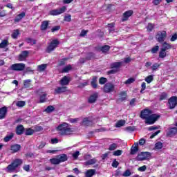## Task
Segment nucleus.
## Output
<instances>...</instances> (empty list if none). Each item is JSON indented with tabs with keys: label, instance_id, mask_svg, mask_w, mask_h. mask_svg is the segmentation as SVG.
Segmentation results:
<instances>
[{
	"label": "nucleus",
	"instance_id": "nucleus-1",
	"mask_svg": "<svg viewBox=\"0 0 177 177\" xmlns=\"http://www.w3.org/2000/svg\"><path fill=\"white\" fill-rule=\"evenodd\" d=\"M55 129L60 136H68L73 135V132H74L73 128L70 127L66 122L59 124Z\"/></svg>",
	"mask_w": 177,
	"mask_h": 177
},
{
	"label": "nucleus",
	"instance_id": "nucleus-2",
	"mask_svg": "<svg viewBox=\"0 0 177 177\" xmlns=\"http://www.w3.org/2000/svg\"><path fill=\"white\" fill-rule=\"evenodd\" d=\"M59 45H60V41L57 39L52 40L50 43L48 44V46L46 49V52L47 53H52V52H53Z\"/></svg>",
	"mask_w": 177,
	"mask_h": 177
},
{
	"label": "nucleus",
	"instance_id": "nucleus-3",
	"mask_svg": "<svg viewBox=\"0 0 177 177\" xmlns=\"http://www.w3.org/2000/svg\"><path fill=\"white\" fill-rule=\"evenodd\" d=\"M161 118V115L153 113L151 114L146 120L145 124L147 125H153V124H156V122L158 120V119Z\"/></svg>",
	"mask_w": 177,
	"mask_h": 177
},
{
	"label": "nucleus",
	"instance_id": "nucleus-4",
	"mask_svg": "<svg viewBox=\"0 0 177 177\" xmlns=\"http://www.w3.org/2000/svg\"><path fill=\"white\" fill-rule=\"evenodd\" d=\"M21 164H23V160L17 158L14 160L13 162L7 167V169L11 171H15L16 170V168H18V167H20Z\"/></svg>",
	"mask_w": 177,
	"mask_h": 177
},
{
	"label": "nucleus",
	"instance_id": "nucleus-5",
	"mask_svg": "<svg viewBox=\"0 0 177 177\" xmlns=\"http://www.w3.org/2000/svg\"><path fill=\"white\" fill-rule=\"evenodd\" d=\"M151 157V153L150 152H141L136 157L137 161H145L149 160Z\"/></svg>",
	"mask_w": 177,
	"mask_h": 177
},
{
	"label": "nucleus",
	"instance_id": "nucleus-6",
	"mask_svg": "<svg viewBox=\"0 0 177 177\" xmlns=\"http://www.w3.org/2000/svg\"><path fill=\"white\" fill-rule=\"evenodd\" d=\"M26 68V64L23 63L13 64L10 66V70L12 71H24Z\"/></svg>",
	"mask_w": 177,
	"mask_h": 177
},
{
	"label": "nucleus",
	"instance_id": "nucleus-7",
	"mask_svg": "<svg viewBox=\"0 0 177 177\" xmlns=\"http://www.w3.org/2000/svg\"><path fill=\"white\" fill-rule=\"evenodd\" d=\"M67 8L66 6H62L59 9H55L50 11V16H59V15H62V13H64L66 10Z\"/></svg>",
	"mask_w": 177,
	"mask_h": 177
},
{
	"label": "nucleus",
	"instance_id": "nucleus-8",
	"mask_svg": "<svg viewBox=\"0 0 177 177\" xmlns=\"http://www.w3.org/2000/svg\"><path fill=\"white\" fill-rule=\"evenodd\" d=\"M156 38L158 42H164V41H165V38H167V32L165 30L158 32L156 35Z\"/></svg>",
	"mask_w": 177,
	"mask_h": 177
},
{
	"label": "nucleus",
	"instance_id": "nucleus-9",
	"mask_svg": "<svg viewBox=\"0 0 177 177\" xmlns=\"http://www.w3.org/2000/svg\"><path fill=\"white\" fill-rule=\"evenodd\" d=\"M169 109L172 110L176 107L177 105V97L172 96L168 100Z\"/></svg>",
	"mask_w": 177,
	"mask_h": 177
},
{
	"label": "nucleus",
	"instance_id": "nucleus-10",
	"mask_svg": "<svg viewBox=\"0 0 177 177\" xmlns=\"http://www.w3.org/2000/svg\"><path fill=\"white\" fill-rule=\"evenodd\" d=\"M114 84L106 83L104 86L103 92H104V93H111V92H114Z\"/></svg>",
	"mask_w": 177,
	"mask_h": 177
},
{
	"label": "nucleus",
	"instance_id": "nucleus-11",
	"mask_svg": "<svg viewBox=\"0 0 177 177\" xmlns=\"http://www.w3.org/2000/svg\"><path fill=\"white\" fill-rule=\"evenodd\" d=\"M110 46L104 45V46H97L95 47V50L97 52H102V53H107L109 50H110Z\"/></svg>",
	"mask_w": 177,
	"mask_h": 177
},
{
	"label": "nucleus",
	"instance_id": "nucleus-12",
	"mask_svg": "<svg viewBox=\"0 0 177 177\" xmlns=\"http://www.w3.org/2000/svg\"><path fill=\"white\" fill-rule=\"evenodd\" d=\"M127 97H128V93L125 91H121L119 93V98L117 100V103L125 102V100H127Z\"/></svg>",
	"mask_w": 177,
	"mask_h": 177
},
{
	"label": "nucleus",
	"instance_id": "nucleus-13",
	"mask_svg": "<svg viewBox=\"0 0 177 177\" xmlns=\"http://www.w3.org/2000/svg\"><path fill=\"white\" fill-rule=\"evenodd\" d=\"M67 91H68L67 86H59L55 89L54 95H60L62 93H66Z\"/></svg>",
	"mask_w": 177,
	"mask_h": 177
},
{
	"label": "nucleus",
	"instance_id": "nucleus-14",
	"mask_svg": "<svg viewBox=\"0 0 177 177\" xmlns=\"http://www.w3.org/2000/svg\"><path fill=\"white\" fill-rule=\"evenodd\" d=\"M151 114H153V111L150 109H144L141 111L140 117L142 120H146Z\"/></svg>",
	"mask_w": 177,
	"mask_h": 177
},
{
	"label": "nucleus",
	"instance_id": "nucleus-15",
	"mask_svg": "<svg viewBox=\"0 0 177 177\" xmlns=\"http://www.w3.org/2000/svg\"><path fill=\"white\" fill-rule=\"evenodd\" d=\"M29 54L30 52H28V50L22 51L18 56V60H19V62H24V60H26L27 57H28Z\"/></svg>",
	"mask_w": 177,
	"mask_h": 177
},
{
	"label": "nucleus",
	"instance_id": "nucleus-16",
	"mask_svg": "<svg viewBox=\"0 0 177 177\" xmlns=\"http://www.w3.org/2000/svg\"><path fill=\"white\" fill-rule=\"evenodd\" d=\"M132 15H133V10H132L124 12L122 18V21H128Z\"/></svg>",
	"mask_w": 177,
	"mask_h": 177
},
{
	"label": "nucleus",
	"instance_id": "nucleus-17",
	"mask_svg": "<svg viewBox=\"0 0 177 177\" xmlns=\"http://www.w3.org/2000/svg\"><path fill=\"white\" fill-rule=\"evenodd\" d=\"M71 80L67 76H64L59 81V84L62 86H66L70 84Z\"/></svg>",
	"mask_w": 177,
	"mask_h": 177
},
{
	"label": "nucleus",
	"instance_id": "nucleus-18",
	"mask_svg": "<svg viewBox=\"0 0 177 177\" xmlns=\"http://www.w3.org/2000/svg\"><path fill=\"white\" fill-rule=\"evenodd\" d=\"M97 97H99V93H95L93 95H90V97L88 99V103H90V104H92L93 103L96 102V100H97Z\"/></svg>",
	"mask_w": 177,
	"mask_h": 177
},
{
	"label": "nucleus",
	"instance_id": "nucleus-19",
	"mask_svg": "<svg viewBox=\"0 0 177 177\" xmlns=\"http://www.w3.org/2000/svg\"><path fill=\"white\" fill-rule=\"evenodd\" d=\"M6 114H8V107L3 106L0 108V120L6 118Z\"/></svg>",
	"mask_w": 177,
	"mask_h": 177
},
{
	"label": "nucleus",
	"instance_id": "nucleus-20",
	"mask_svg": "<svg viewBox=\"0 0 177 177\" xmlns=\"http://www.w3.org/2000/svg\"><path fill=\"white\" fill-rule=\"evenodd\" d=\"M121 66H122V62H113L110 64V68L113 70H118V72L120 71V68H121Z\"/></svg>",
	"mask_w": 177,
	"mask_h": 177
},
{
	"label": "nucleus",
	"instance_id": "nucleus-21",
	"mask_svg": "<svg viewBox=\"0 0 177 177\" xmlns=\"http://www.w3.org/2000/svg\"><path fill=\"white\" fill-rule=\"evenodd\" d=\"M139 151V143L136 142L134 143V145H132L131 148L130 154L131 156H134V154H136Z\"/></svg>",
	"mask_w": 177,
	"mask_h": 177
},
{
	"label": "nucleus",
	"instance_id": "nucleus-22",
	"mask_svg": "<svg viewBox=\"0 0 177 177\" xmlns=\"http://www.w3.org/2000/svg\"><path fill=\"white\" fill-rule=\"evenodd\" d=\"M175 135H177V127L169 128L168 132L167 133V136L172 138V136H175Z\"/></svg>",
	"mask_w": 177,
	"mask_h": 177
},
{
	"label": "nucleus",
	"instance_id": "nucleus-23",
	"mask_svg": "<svg viewBox=\"0 0 177 177\" xmlns=\"http://www.w3.org/2000/svg\"><path fill=\"white\" fill-rule=\"evenodd\" d=\"M21 149V145L19 144H15V145H11L10 147V150L12 153H17V151H20Z\"/></svg>",
	"mask_w": 177,
	"mask_h": 177
},
{
	"label": "nucleus",
	"instance_id": "nucleus-24",
	"mask_svg": "<svg viewBox=\"0 0 177 177\" xmlns=\"http://www.w3.org/2000/svg\"><path fill=\"white\" fill-rule=\"evenodd\" d=\"M50 21H43L40 26V30L41 31H46L49 27Z\"/></svg>",
	"mask_w": 177,
	"mask_h": 177
},
{
	"label": "nucleus",
	"instance_id": "nucleus-25",
	"mask_svg": "<svg viewBox=\"0 0 177 177\" xmlns=\"http://www.w3.org/2000/svg\"><path fill=\"white\" fill-rule=\"evenodd\" d=\"M25 130L26 129H24V126L19 124L16 127V133L17 135H23Z\"/></svg>",
	"mask_w": 177,
	"mask_h": 177
},
{
	"label": "nucleus",
	"instance_id": "nucleus-26",
	"mask_svg": "<svg viewBox=\"0 0 177 177\" xmlns=\"http://www.w3.org/2000/svg\"><path fill=\"white\" fill-rule=\"evenodd\" d=\"M82 125L84 127H89L93 124L92 120H89V118H84L82 122Z\"/></svg>",
	"mask_w": 177,
	"mask_h": 177
},
{
	"label": "nucleus",
	"instance_id": "nucleus-27",
	"mask_svg": "<svg viewBox=\"0 0 177 177\" xmlns=\"http://www.w3.org/2000/svg\"><path fill=\"white\" fill-rule=\"evenodd\" d=\"M24 17H26V12H22L20 14H19L18 15H17V17L14 19V21H15V23H19V21H20V20H21V19H23Z\"/></svg>",
	"mask_w": 177,
	"mask_h": 177
},
{
	"label": "nucleus",
	"instance_id": "nucleus-28",
	"mask_svg": "<svg viewBox=\"0 0 177 177\" xmlns=\"http://www.w3.org/2000/svg\"><path fill=\"white\" fill-rule=\"evenodd\" d=\"M91 85L92 88H93L94 89H96V88H97V77L96 76L93 77L91 80Z\"/></svg>",
	"mask_w": 177,
	"mask_h": 177
},
{
	"label": "nucleus",
	"instance_id": "nucleus-29",
	"mask_svg": "<svg viewBox=\"0 0 177 177\" xmlns=\"http://www.w3.org/2000/svg\"><path fill=\"white\" fill-rule=\"evenodd\" d=\"M58 160H59L60 162H64L68 160V158L67 157V155L63 153L59 156H58Z\"/></svg>",
	"mask_w": 177,
	"mask_h": 177
},
{
	"label": "nucleus",
	"instance_id": "nucleus-30",
	"mask_svg": "<svg viewBox=\"0 0 177 177\" xmlns=\"http://www.w3.org/2000/svg\"><path fill=\"white\" fill-rule=\"evenodd\" d=\"M9 45V41L8 39H3L0 43V49H3V48H6Z\"/></svg>",
	"mask_w": 177,
	"mask_h": 177
},
{
	"label": "nucleus",
	"instance_id": "nucleus-31",
	"mask_svg": "<svg viewBox=\"0 0 177 177\" xmlns=\"http://www.w3.org/2000/svg\"><path fill=\"white\" fill-rule=\"evenodd\" d=\"M167 97H168V93H167L165 92H162L160 95L159 100H160V102H162V100H167Z\"/></svg>",
	"mask_w": 177,
	"mask_h": 177
},
{
	"label": "nucleus",
	"instance_id": "nucleus-32",
	"mask_svg": "<svg viewBox=\"0 0 177 177\" xmlns=\"http://www.w3.org/2000/svg\"><path fill=\"white\" fill-rule=\"evenodd\" d=\"M46 96H48V94L44 93L39 96V103H45L46 102Z\"/></svg>",
	"mask_w": 177,
	"mask_h": 177
},
{
	"label": "nucleus",
	"instance_id": "nucleus-33",
	"mask_svg": "<svg viewBox=\"0 0 177 177\" xmlns=\"http://www.w3.org/2000/svg\"><path fill=\"white\" fill-rule=\"evenodd\" d=\"M162 147H163L162 142L158 141L155 144L154 150H161Z\"/></svg>",
	"mask_w": 177,
	"mask_h": 177
},
{
	"label": "nucleus",
	"instance_id": "nucleus-34",
	"mask_svg": "<svg viewBox=\"0 0 177 177\" xmlns=\"http://www.w3.org/2000/svg\"><path fill=\"white\" fill-rule=\"evenodd\" d=\"M167 51L162 48L160 49V51L159 52V57L160 59H164L165 57H167Z\"/></svg>",
	"mask_w": 177,
	"mask_h": 177
},
{
	"label": "nucleus",
	"instance_id": "nucleus-35",
	"mask_svg": "<svg viewBox=\"0 0 177 177\" xmlns=\"http://www.w3.org/2000/svg\"><path fill=\"white\" fill-rule=\"evenodd\" d=\"M31 86V80H26L24 81V88H27Z\"/></svg>",
	"mask_w": 177,
	"mask_h": 177
},
{
	"label": "nucleus",
	"instance_id": "nucleus-36",
	"mask_svg": "<svg viewBox=\"0 0 177 177\" xmlns=\"http://www.w3.org/2000/svg\"><path fill=\"white\" fill-rule=\"evenodd\" d=\"M13 136H15V134L13 133H10V135H7L4 138V142H7L12 140V139H13Z\"/></svg>",
	"mask_w": 177,
	"mask_h": 177
},
{
	"label": "nucleus",
	"instance_id": "nucleus-37",
	"mask_svg": "<svg viewBox=\"0 0 177 177\" xmlns=\"http://www.w3.org/2000/svg\"><path fill=\"white\" fill-rule=\"evenodd\" d=\"M124 125H125V120H120L118 121L117 123L115 124V127L121 128V127H124Z\"/></svg>",
	"mask_w": 177,
	"mask_h": 177
},
{
	"label": "nucleus",
	"instance_id": "nucleus-38",
	"mask_svg": "<svg viewBox=\"0 0 177 177\" xmlns=\"http://www.w3.org/2000/svg\"><path fill=\"white\" fill-rule=\"evenodd\" d=\"M34 129H31V128H28V129H26V131H25V135L26 136H30L31 135H34Z\"/></svg>",
	"mask_w": 177,
	"mask_h": 177
},
{
	"label": "nucleus",
	"instance_id": "nucleus-39",
	"mask_svg": "<svg viewBox=\"0 0 177 177\" xmlns=\"http://www.w3.org/2000/svg\"><path fill=\"white\" fill-rule=\"evenodd\" d=\"M19 35H20V31L19 30V29H17L12 32V38H13L14 39H17V37H19Z\"/></svg>",
	"mask_w": 177,
	"mask_h": 177
},
{
	"label": "nucleus",
	"instance_id": "nucleus-40",
	"mask_svg": "<svg viewBox=\"0 0 177 177\" xmlns=\"http://www.w3.org/2000/svg\"><path fill=\"white\" fill-rule=\"evenodd\" d=\"M44 111L48 113H52V112L55 111V107L52 105H49L46 107V109L44 110Z\"/></svg>",
	"mask_w": 177,
	"mask_h": 177
},
{
	"label": "nucleus",
	"instance_id": "nucleus-41",
	"mask_svg": "<svg viewBox=\"0 0 177 177\" xmlns=\"http://www.w3.org/2000/svg\"><path fill=\"white\" fill-rule=\"evenodd\" d=\"M95 169H89L86 173V177H92L95 174Z\"/></svg>",
	"mask_w": 177,
	"mask_h": 177
},
{
	"label": "nucleus",
	"instance_id": "nucleus-42",
	"mask_svg": "<svg viewBox=\"0 0 177 177\" xmlns=\"http://www.w3.org/2000/svg\"><path fill=\"white\" fill-rule=\"evenodd\" d=\"M97 161V160L95 158H93V159H91V160H88V161H86L85 162V165H93V164H96Z\"/></svg>",
	"mask_w": 177,
	"mask_h": 177
},
{
	"label": "nucleus",
	"instance_id": "nucleus-43",
	"mask_svg": "<svg viewBox=\"0 0 177 177\" xmlns=\"http://www.w3.org/2000/svg\"><path fill=\"white\" fill-rule=\"evenodd\" d=\"M26 41L27 42V44H30V45H35L37 44V40L33 39L32 38H26Z\"/></svg>",
	"mask_w": 177,
	"mask_h": 177
},
{
	"label": "nucleus",
	"instance_id": "nucleus-44",
	"mask_svg": "<svg viewBox=\"0 0 177 177\" xmlns=\"http://www.w3.org/2000/svg\"><path fill=\"white\" fill-rule=\"evenodd\" d=\"M46 67H48V64H44L39 65L37 66V68L39 71H45V70H46Z\"/></svg>",
	"mask_w": 177,
	"mask_h": 177
},
{
	"label": "nucleus",
	"instance_id": "nucleus-45",
	"mask_svg": "<svg viewBox=\"0 0 177 177\" xmlns=\"http://www.w3.org/2000/svg\"><path fill=\"white\" fill-rule=\"evenodd\" d=\"M162 49H164L165 50H168V49H171V48H172V46H171V44L167 43V41H165L162 44Z\"/></svg>",
	"mask_w": 177,
	"mask_h": 177
},
{
	"label": "nucleus",
	"instance_id": "nucleus-46",
	"mask_svg": "<svg viewBox=\"0 0 177 177\" xmlns=\"http://www.w3.org/2000/svg\"><path fill=\"white\" fill-rule=\"evenodd\" d=\"M153 29H154V24L151 23H149L147 26V30L148 32H151V31H153Z\"/></svg>",
	"mask_w": 177,
	"mask_h": 177
},
{
	"label": "nucleus",
	"instance_id": "nucleus-47",
	"mask_svg": "<svg viewBox=\"0 0 177 177\" xmlns=\"http://www.w3.org/2000/svg\"><path fill=\"white\" fill-rule=\"evenodd\" d=\"M160 66H161V64L155 63L152 65V66H151V68L152 71H157Z\"/></svg>",
	"mask_w": 177,
	"mask_h": 177
},
{
	"label": "nucleus",
	"instance_id": "nucleus-48",
	"mask_svg": "<svg viewBox=\"0 0 177 177\" xmlns=\"http://www.w3.org/2000/svg\"><path fill=\"white\" fill-rule=\"evenodd\" d=\"M50 161L53 165H57L58 164H60V160H59V158H51L50 159Z\"/></svg>",
	"mask_w": 177,
	"mask_h": 177
},
{
	"label": "nucleus",
	"instance_id": "nucleus-49",
	"mask_svg": "<svg viewBox=\"0 0 177 177\" xmlns=\"http://www.w3.org/2000/svg\"><path fill=\"white\" fill-rule=\"evenodd\" d=\"M69 57H64L62 59L58 64L59 66H64L66 64V62H67V60H69Z\"/></svg>",
	"mask_w": 177,
	"mask_h": 177
},
{
	"label": "nucleus",
	"instance_id": "nucleus-50",
	"mask_svg": "<svg viewBox=\"0 0 177 177\" xmlns=\"http://www.w3.org/2000/svg\"><path fill=\"white\" fill-rule=\"evenodd\" d=\"M118 147V144L117 143H113L109 146V150L110 151H113V150H115Z\"/></svg>",
	"mask_w": 177,
	"mask_h": 177
},
{
	"label": "nucleus",
	"instance_id": "nucleus-51",
	"mask_svg": "<svg viewBox=\"0 0 177 177\" xmlns=\"http://www.w3.org/2000/svg\"><path fill=\"white\" fill-rule=\"evenodd\" d=\"M135 81V78L133 77H130L129 79H127L125 82H124V84L126 85H129L131 84H133V82Z\"/></svg>",
	"mask_w": 177,
	"mask_h": 177
},
{
	"label": "nucleus",
	"instance_id": "nucleus-52",
	"mask_svg": "<svg viewBox=\"0 0 177 177\" xmlns=\"http://www.w3.org/2000/svg\"><path fill=\"white\" fill-rule=\"evenodd\" d=\"M95 57V54L92 52L87 53V56L86 57V60H92Z\"/></svg>",
	"mask_w": 177,
	"mask_h": 177
},
{
	"label": "nucleus",
	"instance_id": "nucleus-53",
	"mask_svg": "<svg viewBox=\"0 0 177 177\" xmlns=\"http://www.w3.org/2000/svg\"><path fill=\"white\" fill-rule=\"evenodd\" d=\"M16 106H17V107H24V106H26V102L17 101L16 103Z\"/></svg>",
	"mask_w": 177,
	"mask_h": 177
},
{
	"label": "nucleus",
	"instance_id": "nucleus-54",
	"mask_svg": "<svg viewBox=\"0 0 177 177\" xmlns=\"http://www.w3.org/2000/svg\"><path fill=\"white\" fill-rule=\"evenodd\" d=\"M106 82H107V78L106 77H100L99 80V84H100V85H104V84H106Z\"/></svg>",
	"mask_w": 177,
	"mask_h": 177
},
{
	"label": "nucleus",
	"instance_id": "nucleus-55",
	"mask_svg": "<svg viewBox=\"0 0 177 177\" xmlns=\"http://www.w3.org/2000/svg\"><path fill=\"white\" fill-rule=\"evenodd\" d=\"M72 67L71 65L69 64L66 66H65L63 69H62V73H68L70 70H71Z\"/></svg>",
	"mask_w": 177,
	"mask_h": 177
},
{
	"label": "nucleus",
	"instance_id": "nucleus-56",
	"mask_svg": "<svg viewBox=\"0 0 177 177\" xmlns=\"http://www.w3.org/2000/svg\"><path fill=\"white\" fill-rule=\"evenodd\" d=\"M121 154H122V150H120V149L114 151L113 153V155L115 156V157H118L121 156Z\"/></svg>",
	"mask_w": 177,
	"mask_h": 177
},
{
	"label": "nucleus",
	"instance_id": "nucleus-57",
	"mask_svg": "<svg viewBox=\"0 0 177 177\" xmlns=\"http://www.w3.org/2000/svg\"><path fill=\"white\" fill-rule=\"evenodd\" d=\"M131 175H132V173L129 169L125 170L124 172L122 174V176H124V177L131 176Z\"/></svg>",
	"mask_w": 177,
	"mask_h": 177
},
{
	"label": "nucleus",
	"instance_id": "nucleus-58",
	"mask_svg": "<svg viewBox=\"0 0 177 177\" xmlns=\"http://www.w3.org/2000/svg\"><path fill=\"white\" fill-rule=\"evenodd\" d=\"M153 80V75H150L145 78V81L146 82H147V84H150V82H152Z\"/></svg>",
	"mask_w": 177,
	"mask_h": 177
},
{
	"label": "nucleus",
	"instance_id": "nucleus-59",
	"mask_svg": "<svg viewBox=\"0 0 177 177\" xmlns=\"http://www.w3.org/2000/svg\"><path fill=\"white\" fill-rule=\"evenodd\" d=\"M64 21H67L68 23H70V21H71V15H65L64 17Z\"/></svg>",
	"mask_w": 177,
	"mask_h": 177
},
{
	"label": "nucleus",
	"instance_id": "nucleus-60",
	"mask_svg": "<svg viewBox=\"0 0 177 177\" xmlns=\"http://www.w3.org/2000/svg\"><path fill=\"white\" fill-rule=\"evenodd\" d=\"M159 49H160V46H155L151 48V53H157V52H158Z\"/></svg>",
	"mask_w": 177,
	"mask_h": 177
},
{
	"label": "nucleus",
	"instance_id": "nucleus-61",
	"mask_svg": "<svg viewBox=\"0 0 177 177\" xmlns=\"http://www.w3.org/2000/svg\"><path fill=\"white\" fill-rule=\"evenodd\" d=\"M118 165H120V162H118V161H117V159H114L113 162H112L113 168H118Z\"/></svg>",
	"mask_w": 177,
	"mask_h": 177
},
{
	"label": "nucleus",
	"instance_id": "nucleus-62",
	"mask_svg": "<svg viewBox=\"0 0 177 177\" xmlns=\"http://www.w3.org/2000/svg\"><path fill=\"white\" fill-rule=\"evenodd\" d=\"M60 28V26H55L51 28V32H56V31H59Z\"/></svg>",
	"mask_w": 177,
	"mask_h": 177
},
{
	"label": "nucleus",
	"instance_id": "nucleus-63",
	"mask_svg": "<svg viewBox=\"0 0 177 177\" xmlns=\"http://www.w3.org/2000/svg\"><path fill=\"white\" fill-rule=\"evenodd\" d=\"M161 2H162V0H153L152 1V3L154 6H158V5H160V3H161Z\"/></svg>",
	"mask_w": 177,
	"mask_h": 177
},
{
	"label": "nucleus",
	"instance_id": "nucleus-64",
	"mask_svg": "<svg viewBox=\"0 0 177 177\" xmlns=\"http://www.w3.org/2000/svg\"><path fill=\"white\" fill-rule=\"evenodd\" d=\"M117 73H118V70H115V69H111L107 71L108 75H111V74H115Z\"/></svg>",
	"mask_w": 177,
	"mask_h": 177
}]
</instances>
